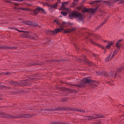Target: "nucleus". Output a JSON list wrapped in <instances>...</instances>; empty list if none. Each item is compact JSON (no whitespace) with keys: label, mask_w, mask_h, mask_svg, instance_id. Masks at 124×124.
I'll list each match as a JSON object with an SVG mask.
<instances>
[{"label":"nucleus","mask_w":124,"mask_h":124,"mask_svg":"<svg viewBox=\"0 0 124 124\" xmlns=\"http://www.w3.org/2000/svg\"><path fill=\"white\" fill-rule=\"evenodd\" d=\"M99 74L103 76L115 78L117 76V73L116 72H114L113 70H111L109 73L104 71L100 72Z\"/></svg>","instance_id":"f257e3e1"},{"label":"nucleus","mask_w":124,"mask_h":124,"mask_svg":"<svg viewBox=\"0 0 124 124\" xmlns=\"http://www.w3.org/2000/svg\"><path fill=\"white\" fill-rule=\"evenodd\" d=\"M85 17V16L84 14L76 11V18H77L79 21H82Z\"/></svg>","instance_id":"f03ea898"},{"label":"nucleus","mask_w":124,"mask_h":124,"mask_svg":"<svg viewBox=\"0 0 124 124\" xmlns=\"http://www.w3.org/2000/svg\"><path fill=\"white\" fill-rule=\"evenodd\" d=\"M68 107H60L55 108L48 109H47V110L50 111L56 110L59 111L61 110L68 111L69 110L68 109Z\"/></svg>","instance_id":"7ed1b4c3"},{"label":"nucleus","mask_w":124,"mask_h":124,"mask_svg":"<svg viewBox=\"0 0 124 124\" xmlns=\"http://www.w3.org/2000/svg\"><path fill=\"white\" fill-rule=\"evenodd\" d=\"M80 59L81 61L87 63L90 66H92L94 65L93 63L92 62L86 58L85 56H84L83 59Z\"/></svg>","instance_id":"20e7f679"},{"label":"nucleus","mask_w":124,"mask_h":124,"mask_svg":"<svg viewBox=\"0 0 124 124\" xmlns=\"http://www.w3.org/2000/svg\"><path fill=\"white\" fill-rule=\"evenodd\" d=\"M68 109L69 110L68 111H77L79 112H82L83 113L85 112V111L84 110H82L80 109H78L76 108L74 109L71 108L70 107H68Z\"/></svg>","instance_id":"39448f33"},{"label":"nucleus","mask_w":124,"mask_h":124,"mask_svg":"<svg viewBox=\"0 0 124 124\" xmlns=\"http://www.w3.org/2000/svg\"><path fill=\"white\" fill-rule=\"evenodd\" d=\"M63 29V28L58 29L57 28L55 29V30L54 31L49 30V32L51 34H56L57 33L60 32Z\"/></svg>","instance_id":"423d86ee"},{"label":"nucleus","mask_w":124,"mask_h":124,"mask_svg":"<svg viewBox=\"0 0 124 124\" xmlns=\"http://www.w3.org/2000/svg\"><path fill=\"white\" fill-rule=\"evenodd\" d=\"M120 1V2L119 3L121 4H124V0H109V5L111 6L114 4L116 2Z\"/></svg>","instance_id":"0eeeda50"},{"label":"nucleus","mask_w":124,"mask_h":124,"mask_svg":"<svg viewBox=\"0 0 124 124\" xmlns=\"http://www.w3.org/2000/svg\"><path fill=\"white\" fill-rule=\"evenodd\" d=\"M8 84L16 86L19 85H21V84L18 82L14 81L13 80L8 81Z\"/></svg>","instance_id":"6e6552de"},{"label":"nucleus","mask_w":124,"mask_h":124,"mask_svg":"<svg viewBox=\"0 0 124 124\" xmlns=\"http://www.w3.org/2000/svg\"><path fill=\"white\" fill-rule=\"evenodd\" d=\"M16 48L15 47H9L5 45L0 46V48L1 49L13 50Z\"/></svg>","instance_id":"1a4fd4ad"},{"label":"nucleus","mask_w":124,"mask_h":124,"mask_svg":"<svg viewBox=\"0 0 124 124\" xmlns=\"http://www.w3.org/2000/svg\"><path fill=\"white\" fill-rule=\"evenodd\" d=\"M76 12L75 11L69 13V18L70 19H72L73 18H76Z\"/></svg>","instance_id":"9d476101"},{"label":"nucleus","mask_w":124,"mask_h":124,"mask_svg":"<svg viewBox=\"0 0 124 124\" xmlns=\"http://www.w3.org/2000/svg\"><path fill=\"white\" fill-rule=\"evenodd\" d=\"M98 7H96L93 9V8H89V10L88 13H90L91 14H92L93 15L94 13L96 11L97 9L98 8Z\"/></svg>","instance_id":"9b49d317"},{"label":"nucleus","mask_w":124,"mask_h":124,"mask_svg":"<svg viewBox=\"0 0 124 124\" xmlns=\"http://www.w3.org/2000/svg\"><path fill=\"white\" fill-rule=\"evenodd\" d=\"M84 82L86 86L87 85V83H89L91 82L92 80L91 79H89L87 77H85L84 78Z\"/></svg>","instance_id":"f8f14e48"},{"label":"nucleus","mask_w":124,"mask_h":124,"mask_svg":"<svg viewBox=\"0 0 124 124\" xmlns=\"http://www.w3.org/2000/svg\"><path fill=\"white\" fill-rule=\"evenodd\" d=\"M94 119H98L99 118H103L104 116L103 115L101 114H94Z\"/></svg>","instance_id":"ddd939ff"},{"label":"nucleus","mask_w":124,"mask_h":124,"mask_svg":"<svg viewBox=\"0 0 124 124\" xmlns=\"http://www.w3.org/2000/svg\"><path fill=\"white\" fill-rule=\"evenodd\" d=\"M124 70V67H122L121 68L117 69L116 72L117 73V75L120 73L122 71Z\"/></svg>","instance_id":"4468645a"},{"label":"nucleus","mask_w":124,"mask_h":124,"mask_svg":"<svg viewBox=\"0 0 124 124\" xmlns=\"http://www.w3.org/2000/svg\"><path fill=\"white\" fill-rule=\"evenodd\" d=\"M77 85V86L79 87H82L85 86L84 81H79Z\"/></svg>","instance_id":"2eb2a0df"},{"label":"nucleus","mask_w":124,"mask_h":124,"mask_svg":"<svg viewBox=\"0 0 124 124\" xmlns=\"http://www.w3.org/2000/svg\"><path fill=\"white\" fill-rule=\"evenodd\" d=\"M3 117H8L10 118H15V119H17L16 116H14L11 115H7L6 114H4L3 115Z\"/></svg>","instance_id":"dca6fc26"},{"label":"nucleus","mask_w":124,"mask_h":124,"mask_svg":"<svg viewBox=\"0 0 124 124\" xmlns=\"http://www.w3.org/2000/svg\"><path fill=\"white\" fill-rule=\"evenodd\" d=\"M101 1H102L101 0L93 1L90 2L89 4L92 5L95 4L98 5V4H99L100 2H101Z\"/></svg>","instance_id":"f3484780"},{"label":"nucleus","mask_w":124,"mask_h":124,"mask_svg":"<svg viewBox=\"0 0 124 124\" xmlns=\"http://www.w3.org/2000/svg\"><path fill=\"white\" fill-rule=\"evenodd\" d=\"M28 32V31H24V32H23L22 33V36L24 38H27L28 37L27 35L29 34Z\"/></svg>","instance_id":"a211bd4d"},{"label":"nucleus","mask_w":124,"mask_h":124,"mask_svg":"<svg viewBox=\"0 0 124 124\" xmlns=\"http://www.w3.org/2000/svg\"><path fill=\"white\" fill-rule=\"evenodd\" d=\"M51 124H70L69 123L62 122H53L51 123Z\"/></svg>","instance_id":"6ab92c4d"},{"label":"nucleus","mask_w":124,"mask_h":124,"mask_svg":"<svg viewBox=\"0 0 124 124\" xmlns=\"http://www.w3.org/2000/svg\"><path fill=\"white\" fill-rule=\"evenodd\" d=\"M69 2H65L63 3L61 5L62 7L63 8V10H65V8L64 7L66 5H68L69 4Z\"/></svg>","instance_id":"aec40b11"},{"label":"nucleus","mask_w":124,"mask_h":124,"mask_svg":"<svg viewBox=\"0 0 124 124\" xmlns=\"http://www.w3.org/2000/svg\"><path fill=\"white\" fill-rule=\"evenodd\" d=\"M58 3H59V2H57L55 4L53 5H51V7H52L53 8H57L58 7Z\"/></svg>","instance_id":"412c9836"},{"label":"nucleus","mask_w":124,"mask_h":124,"mask_svg":"<svg viewBox=\"0 0 124 124\" xmlns=\"http://www.w3.org/2000/svg\"><path fill=\"white\" fill-rule=\"evenodd\" d=\"M66 90L68 91L74 93H76L77 92V91L76 90L70 89L69 88H67Z\"/></svg>","instance_id":"4be33fe9"},{"label":"nucleus","mask_w":124,"mask_h":124,"mask_svg":"<svg viewBox=\"0 0 124 124\" xmlns=\"http://www.w3.org/2000/svg\"><path fill=\"white\" fill-rule=\"evenodd\" d=\"M89 10V9H88L85 7H84L83 8V9L82 11L83 13H84L85 12L88 13Z\"/></svg>","instance_id":"5701e85b"},{"label":"nucleus","mask_w":124,"mask_h":124,"mask_svg":"<svg viewBox=\"0 0 124 124\" xmlns=\"http://www.w3.org/2000/svg\"><path fill=\"white\" fill-rule=\"evenodd\" d=\"M111 53L107 57L105 60V61L106 62H108L111 59V58H110V55Z\"/></svg>","instance_id":"b1692460"},{"label":"nucleus","mask_w":124,"mask_h":124,"mask_svg":"<svg viewBox=\"0 0 124 124\" xmlns=\"http://www.w3.org/2000/svg\"><path fill=\"white\" fill-rule=\"evenodd\" d=\"M24 117H25L26 118H29L30 117H32L33 116L32 115H31L30 114H25L23 115Z\"/></svg>","instance_id":"393cba45"},{"label":"nucleus","mask_w":124,"mask_h":124,"mask_svg":"<svg viewBox=\"0 0 124 124\" xmlns=\"http://www.w3.org/2000/svg\"><path fill=\"white\" fill-rule=\"evenodd\" d=\"M31 26H36L37 25V24L34 22H31Z\"/></svg>","instance_id":"a878e982"},{"label":"nucleus","mask_w":124,"mask_h":124,"mask_svg":"<svg viewBox=\"0 0 124 124\" xmlns=\"http://www.w3.org/2000/svg\"><path fill=\"white\" fill-rule=\"evenodd\" d=\"M24 23L28 25H31V22H30L28 21H25L24 22Z\"/></svg>","instance_id":"bb28decb"},{"label":"nucleus","mask_w":124,"mask_h":124,"mask_svg":"<svg viewBox=\"0 0 124 124\" xmlns=\"http://www.w3.org/2000/svg\"><path fill=\"white\" fill-rule=\"evenodd\" d=\"M38 37L37 35L36 34H34L31 36V38L33 39H35L38 38Z\"/></svg>","instance_id":"cd10ccee"},{"label":"nucleus","mask_w":124,"mask_h":124,"mask_svg":"<svg viewBox=\"0 0 124 124\" xmlns=\"http://www.w3.org/2000/svg\"><path fill=\"white\" fill-rule=\"evenodd\" d=\"M91 82L96 86H97V85L98 84V82L95 81V80L93 81L92 80Z\"/></svg>","instance_id":"c85d7f7f"},{"label":"nucleus","mask_w":124,"mask_h":124,"mask_svg":"<svg viewBox=\"0 0 124 124\" xmlns=\"http://www.w3.org/2000/svg\"><path fill=\"white\" fill-rule=\"evenodd\" d=\"M61 14L63 16H65L67 15L68 13L66 11H61Z\"/></svg>","instance_id":"c756f323"},{"label":"nucleus","mask_w":124,"mask_h":124,"mask_svg":"<svg viewBox=\"0 0 124 124\" xmlns=\"http://www.w3.org/2000/svg\"><path fill=\"white\" fill-rule=\"evenodd\" d=\"M94 116H88L87 117V119L90 120L93 119H94Z\"/></svg>","instance_id":"7c9ffc66"},{"label":"nucleus","mask_w":124,"mask_h":124,"mask_svg":"<svg viewBox=\"0 0 124 124\" xmlns=\"http://www.w3.org/2000/svg\"><path fill=\"white\" fill-rule=\"evenodd\" d=\"M119 48H117L113 52V54L115 55L116 54L117 52L119 51Z\"/></svg>","instance_id":"2f4dec72"},{"label":"nucleus","mask_w":124,"mask_h":124,"mask_svg":"<svg viewBox=\"0 0 124 124\" xmlns=\"http://www.w3.org/2000/svg\"><path fill=\"white\" fill-rule=\"evenodd\" d=\"M67 23H68L66 22H62V23L60 27H65V26H64V24L66 25Z\"/></svg>","instance_id":"473e14b6"},{"label":"nucleus","mask_w":124,"mask_h":124,"mask_svg":"<svg viewBox=\"0 0 124 124\" xmlns=\"http://www.w3.org/2000/svg\"><path fill=\"white\" fill-rule=\"evenodd\" d=\"M83 7V4H80V5L78 6V7H77L78 9V10H80Z\"/></svg>","instance_id":"72a5a7b5"},{"label":"nucleus","mask_w":124,"mask_h":124,"mask_svg":"<svg viewBox=\"0 0 124 124\" xmlns=\"http://www.w3.org/2000/svg\"><path fill=\"white\" fill-rule=\"evenodd\" d=\"M33 12L34 14L36 15L38 14V11H37V10L36 9H34L33 11Z\"/></svg>","instance_id":"f704fd0d"},{"label":"nucleus","mask_w":124,"mask_h":124,"mask_svg":"<svg viewBox=\"0 0 124 124\" xmlns=\"http://www.w3.org/2000/svg\"><path fill=\"white\" fill-rule=\"evenodd\" d=\"M77 0H74L73 2V4L74 6H75L77 5Z\"/></svg>","instance_id":"c9c22d12"},{"label":"nucleus","mask_w":124,"mask_h":124,"mask_svg":"<svg viewBox=\"0 0 124 124\" xmlns=\"http://www.w3.org/2000/svg\"><path fill=\"white\" fill-rule=\"evenodd\" d=\"M64 32L66 34L70 32V30L69 29H67L65 30L64 31Z\"/></svg>","instance_id":"e433bc0d"},{"label":"nucleus","mask_w":124,"mask_h":124,"mask_svg":"<svg viewBox=\"0 0 124 124\" xmlns=\"http://www.w3.org/2000/svg\"><path fill=\"white\" fill-rule=\"evenodd\" d=\"M21 10L24 11H31V9L27 8H21Z\"/></svg>","instance_id":"4c0bfd02"},{"label":"nucleus","mask_w":124,"mask_h":124,"mask_svg":"<svg viewBox=\"0 0 124 124\" xmlns=\"http://www.w3.org/2000/svg\"><path fill=\"white\" fill-rule=\"evenodd\" d=\"M90 86L91 87L90 88H92L93 87H94L95 86H96L95 85H94V84H93L92 83H91L90 84Z\"/></svg>","instance_id":"58836bf2"},{"label":"nucleus","mask_w":124,"mask_h":124,"mask_svg":"<svg viewBox=\"0 0 124 124\" xmlns=\"http://www.w3.org/2000/svg\"><path fill=\"white\" fill-rule=\"evenodd\" d=\"M101 1H103V3H105L109 5V1H102V0H101Z\"/></svg>","instance_id":"ea45409f"},{"label":"nucleus","mask_w":124,"mask_h":124,"mask_svg":"<svg viewBox=\"0 0 124 124\" xmlns=\"http://www.w3.org/2000/svg\"><path fill=\"white\" fill-rule=\"evenodd\" d=\"M16 117H17V119H18L19 118H22L24 117V116L23 115H20L19 116H16Z\"/></svg>","instance_id":"a19ab883"},{"label":"nucleus","mask_w":124,"mask_h":124,"mask_svg":"<svg viewBox=\"0 0 124 124\" xmlns=\"http://www.w3.org/2000/svg\"><path fill=\"white\" fill-rule=\"evenodd\" d=\"M49 9L51 12H52L54 11V9H53V8L51 7V5H49Z\"/></svg>","instance_id":"79ce46f5"},{"label":"nucleus","mask_w":124,"mask_h":124,"mask_svg":"<svg viewBox=\"0 0 124 124\" xmlns=\"http://www.w3.org/2000/svg\"><path fill=\"white\" fill-rule=\"evenodd\" d=\"M3 73V74L5 75H9L10 73L9 72H4Z\"/></svg>","instance_id":"37998d69"},{"label":"nucleus","mask_w":124,"mask_h":124,"mask_svg":"<svg viewBox=\"0 0 124 124\" xmlns=\"http://www.w3.org/2000/svg\"><path fill=\"white\" fill-rule=\"evenodd\" d=\"M36 9L38 11H40L41 10L42 8L39 7H38L36 8Z\"/></svg>","instance_id":"c03bdc74"},{"label":"nucleus","mask_w":124,"mask_h":124,"mask_svg":"<svg viewBox=\"0 0 124 124\" xmlns=\"http://www.w3.org/2000/svg\"><path fill=\"white\" fill-rule=\"evenodd\" d=\"M70 32L71 31H74L75 30H76V29L75 28H72L71 29H70Z\"/></svg>","instance_id":"a18cd8bd"},{"label":"nucleus","mask_w":124,"mask_h":124,"mask_svg":"<svg viewBox=\"0 0 124 124\" xmlns=\"http://www.w3.org/2000/svg\"><path fill=\"white\" fill-rule=\"evenodd\" d=\"M54 23H56V24H57L58 25H60V23L58 21H57L56 20H55L54 21Z\"/></svg>","instance_id":"49530a36"},{"label":"nucleus","mask_w":124,"mask_h":124,"mask_svg":"<svg viewBox=\"0 0 124 124\" xmlns=\"http://www.w3.org/2000/svg\"><path fill=\"white\" fill-rule=\"evenodd\" d=\"M121 46V44H120L118 45H116V46L117 48H119Z\"/></svg>","instance_id":"de8ad7c7"},{"label":"nucleus","mask_w":124,"mask_h":124,"mask_svg":"<svg viewBox=\"0 0 124 124\" xmlns=\"http://www.w3.org/2000/svg\"><path fill=\"white\" fill-rule=\"evenodd\" d=\"M91 43H92L93 44H94L95 45H97V46H100L99 45V44H95V43L92 40H91V42H90Z\"/></svg>","instance_id":"09e8293b"},{"label":"nucleus","mask_w":124,"mask_h":124,"mask_svg":"<svg viewBox=\"0 0 124 124\" xmlns=\"http://www.w3.org/2000/svg\"><path fill=\"white\" fill-rule=\"evenodd\" d=\"M100 27H101L100 26H97V27L96 28H95V31L97 30H98V29H100Z\"/></svg>","instance_id":"8fccbe9b"},{"label":"nucleus","mask_w":124,"mask_h":124,"mask_svg":"<svg viewBox=\"0 0 124 124\" xmlns=\"http://www.w3.org/2000/svg\"><path fill=\"white\" fill-rule=\"evenodd\" d=\"M5 2L7 3H9L10 4H11L12 2L10 1V0H5Z\"/></svg>","instance_id":"3c124183"},{"label":"nucleus","mask_w":124,"mask_h":124,"mask_svg":"<svg viewBox=\"0 0 124 124\" xmlns=\"http://www.w3.org/2000/svg\"><path fill=\"white\" fill-rule=\"evenodd\" d=\"M122 40V39L119 40L118 41H117L116 44V45H118V44H120L119 42Z\"/></svg>","instance_id":"603ef678"},{"label":"nucleus","mask_w":124,"mask_h":124,"mask_svg":"<svg viewBox=\"0 0 124 124\" xmlns=\"http://www.w3.org/2000/svg\"><path fill=\"white\" fill-rule=\"evenodd\" d=\"M100 37V36L98 35H96L94 36L95 38L96 39H98Z\"/></svg>","instance_id":"864d4df0"},{"label":"nucleus","mask_w":124,"mask_h":124,"mask_svg":"<svg viewBox=\"0 0 124 124\" xmlns=\"http://www.w3.org/2000/svg\"><path fill=\"white\" fill-rule=\"evenodd\" d=\"M109 44V43H108V45L106 46V47L108 49L111 46H110Z\"/></svg>","instance_id":"5fc2aeb1"},{"label":"nucleus","mask_w":124,"mask_h":124,"mask_svg":"<svg viewBox=\"0 0 124 124\" xmlns=\"http://www.w3.org/2000/svg\"><path fill=\"white\" fill-rule=\"evenodd\" d=\"M1 83L0 82V88L5 87V86L4 85H1Z\"/></svg>","instance_id":"6e6d98bb"},{"label":"nucleus","mask_w":124,"mask_h":124,"mask_svg":"<svg viewBox=\"0 0 124 124\" xmlns=\"http://www.w3.org/2000/svg\"><path fill=\"white\" fill-rule=\"evenodd\" d=\"M55 61H58V62H60V61L63 62L64 61H65V60H55Z\"/></svg>","instance_id":"4d7b16f0"},{"label":"nucleus","mask_w":124,"mask_h":124,"mask_svg":"<svg viewBox=\"0 0 124 124\" xmlns=\"http://www.w3.org/2000/svg\"><path fill=\"white\" fill-rule=\"evenodd\" d=\"M93 56H94L96 57L97 58L98 57V55H97L95 54H93Z\"/></svg>","instance_id":"13d9d810"},{"label":"nucleus","mask_w":124,"mask_h":124,"mask_svg":"<svg viewBox=\"0 0 124 124\" xmlns=\"http://www.w3.org/2000/svg\"><path fill=\"white\" fill-rule=\"evenodd\" d=\"M13 4H14V5H16L17 6H18L19 5V4L18 3H15L14 2H13Z\"/></svg>","instance_id":"bf43d9fd"},{"label":"nucleus","mask_w":124,"mask_h":124,"mask_svg":"<svg viewBox=\"0 0 124 124\" xmlns=\"http://www.w3.org/2000/svg\"><path fill=\"white\" fill-rule=\"evenodd\" d=\"M113 43L112 42L109 43V45L111 46L112 45Z\"/></svg>","instance_id":"052dcab7"},{"label":"nucleus","mask_w":124,"mask_h":124,"mask_svg":"<svg viewBox=\"0 0 124 124\" xmlns=\"http://www.w3.org/2000/svg\"><path fill=\"white\" fill-rule=\"evenodd\" d=\"M38 64L37 63H32V64L31 65L34 66L35 65H38Z\"/></svg>","instance_id":"680f3d73"},{"label":"nucleus","mask_w":124,"mask_h":124,"mask_svg":"<svg viewBox=\"0 0 124 124\" xmlns=\"http://www.w3.org/2000/svg\"><path fill=\"white\" fill-rule=\"evenodd\" d=\"M41 10L42 11V12L46 14V13L45 12L43 8H42L41 9Z\"/></svg>","instance_id":"e2e57ef3"},{"label":"nucleus","mask_w":124,"mask_h":124,"mask_svg":"<svg viewBox=\"0 0 124 124\" xmlns=\"http://www.w3.org/2000/svg\"><path fill=\"white\" fill-rule=\"evenodd\" d=\"M14 8V9L16 8V9H21V8H17L16 7H15V8Z\"/></svg>","instance_id":"0e129e2a"},{"label":"nucleus","mask_w":124,"mask_h":124,"mask_svg":"<svg viewBox=\"0 0 124 124\" xmlns=\"http://www.w3.org/2000/svg\"><path fill=\"white\" fill-rule=\"evenodd\" d=\"M115 55H114V54H113L112 55L111 57H110V58H111V59H112L114 57V56Z\"/></svg>","instance_id":"69168bd1"},{"label":"nucleus","mask_w":124,"mask_h":124,"mask_svg":"<svg viewBox=\"0 0 124 124\" xmlns=\"http://www.w3.org/2000/svg\"><path fill=\"white\" fill-rule=\"evenodd\" d=\"M107 21V20L105 19V20H104V22H103V23H104V24H105L106 23V22Z\"/></svg>","instance_id":"338daca9"},{"label":"nucleus","mask_w":124,"mask_h":124,"mask_svg":"<svg viewBox=\"0 0 124 124\" xmlns=\"http://www.w3.org/2000/svg\"><path fill=\"white\" fill-rule=\"evenodd\" d=\"M104 24L103 22L100 25V26L101 27V26H102Z\"/></svg>","instance_id":"774afa93"}]
</instances>
